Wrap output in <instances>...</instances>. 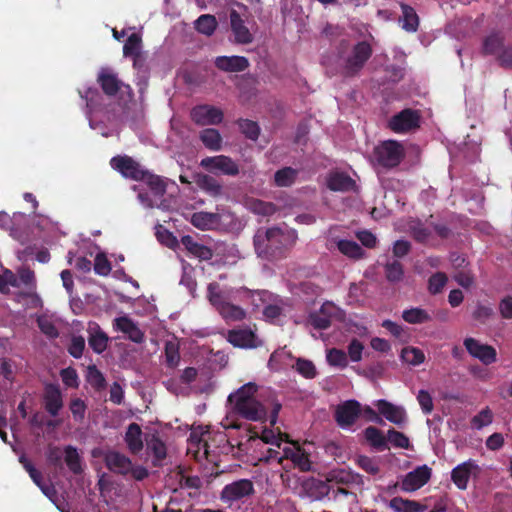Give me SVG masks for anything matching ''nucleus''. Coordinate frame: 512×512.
Returning <instances> with one entry per match:
<instances>
[{"mask_svg": "<svg viewBox=\"0 0 512 512\" xmlns=\"http://www.w3.org/2000/svg\"><path fill=\"white\" fill-rule=\"evenodd\" d=\"M401 359L413 366L420 365L425 360L423 351L416 347H405L401 351Z\"/></svg>", "mask_w": 512, "mask_h": 512, "instance_id": "46", "label": "nucleus"}, {"mask_svg": "<svg viewBox=\"0 0 512 512\" xmlns=\"http://www.w3.org/2000/svg\"><path fill=\"white\" fill-rule=\"evenodd\" d=\"M97 83L103 93L108 97H114L118 94L124 83L118 78L117 74L110 68H101L97 75Z\"/></svg>", "mask_w": 512, "mask_h": 512, "instance_id": "16", "label": "nucleus"}, {"mask_svg": "<svg viewBox=\"0 0 512 512\" xmlns=\"http://www.w3.org/2000/svg\"><path fill=\"white\" fill-rule=\"evenodd\" d=\"M89 347L96 353H103L109 342L108 335L101 329L98 323L90 321L87 327Z\"/></svg>", "mask_w": 512, "mask_h": 512, "instance_id": "19", "label": "nucleus"}, {"mask_svg": "<svg viewBox=\"0 0 512 512\" xmlns=\"http://www.w3.org/2000/svg\"><path fill=\"white\" fill-rule=\"evenodd\" d=\"M402 318L410 324H421L431 320V316L421 308H411L404 310Z\"/></svg>", "mask_w": 512, "mask_h": 512, "instance_id": "44", "label": "nucleus"}, {"mask_svg": "<svg viewBox=\"0 0 512 512\" xmlns=\"http://www.w3.org/2000/svg\"><path fill=\"white\" fill-rule=\"evenodd\" d=\"M63 458L64 449L62 450L59 446L50 445L46 451V459L50 466L54 467L55 470H63Z\"/></svg>", "mask_w": 512, "mask_h": 512, "instance_id": "48", "label": "nucleus"}, {"mask_svg": "<svg viewBox=\"0 0 512 512\" xmlns=\"http://www.w3.org/2000/svg\"><path fill=\"white\" fill-rule=\"evenodd\" d=\"M143 181L147 183L154 195L163 196L165 194L166 184L160 176L151 174L150 172L146 171V176Z\"/></svg>", "mask_w": 512, "mask_h": 512, "instance_id": "51", "label": "nucleus"}, {"mask_svg": "<svg viewBox=\"0 0 512 512\" xmlns=\"http://www.w3.org/2000/svg\"><path fill=\"white\" fill-rule=\"evenodd\" d=\"M214 65L217 69L223 72H243L245 71L250 63L249 60L244 56H218L214 60Z\"/></svg>", "mask_w": 512, "mask_h": 512, "instance_id": "20", "label": "nucleus"}, {"mask_svg": "<svg viewBox=\"0 0 512 512\" xmlns=\"http://www.w3.org/2000/svg\"><path fill=\"white\" fill-rule=\"evenodd\" d=\"M410 232L413 239L421 244H427L432 235L431 230L421 222L411 225Z\"/></svg>", "mask_w": 512, "mask_h": 512, "instance_id": "50", "label": "nucleus"}, {"mask_svg": "<svg viewBox=\"0 0 512 512\" xmlns=\"http://www.w3.org/2000/svg\"><path fill=\"white\" fill-rule=\"evenodd\" d=\"M305 488L308 491L310 497L317 500H320L323 497L327 496L330 489L325 482L314 478L308 480L305 483Z\"/></svg>", "mask_w": 512, "mask_h": 512, "instance_id": "43", "label": "nucleus"}, {"mask_svg": "<svg viewBox=\"0 0 512 512\" xmlns=\"http://www.w3.org/2000/svg\"><path fill=\"white\" fill-rule=\"evenodd\" d=\"M360 414V403L357 400H347L337 406L334 418L338 426L348 428L357 421Z\"/></svg>", "mask_w": 512, "mask_h": 512, "instance_id": "9", "label": "nucleus"}, {"mask_svg": "<svg viewBox=\"0 0 512 512\" xmlns=\"http://www.w3.org/2000/svg\"><path fill=\"white\" fill-rule=\"evenodd\" d=\"M389 507L395 512H424L427 507L415 500L394 497L389 502Z\"/></svg>", "mask_w": 512, "mask_h": 512, "instance_id": "33", "label": "nucleus"}, {"mask_svg": "<svg viewBox=\"0 0 512 512\" xmlns=\"http://www.w3.org/2000/svg\"><path fill=\"white\" fill-rule=\"evenodd\" d=\"M253 482L249 479H240L224 486L221 491V500L234 502L254 494Z\"/></svg>", "mask_w": 512, "mask_h": 512, "instance_id": "8", "label": "nucleus"}, {"mask_svg": "<svg viewBox=\"0 0 512 512\" xmlns=\"http://www.w3.org/2000/svg\"><path fill=\"white\" fill-rule=\"evenodd\" d=\"M479 470V466L476 462L469 459L452 469L451 480L458 489L466 490L471 475L477 474Z\"/></svg>", "mask_w": 512, "mask_h": 512, "instance_id": "14", "label": "nucleus"}, {"mask_svg": "<svg viewBox=\"0 0 512 512\" xmlns=\"http://www.w3.org/2000/svg\"><path fill=\"white\" fill-rule=\"evenodd\" d=\"M336 244H337L338 250L343 255H345L349 258L360 259L364 255V250L355 241L342 239V240H338Z\"/></svg>", "mask_w": 512, "mask_h": 512, "instance_id": "39", "label": "nucleus"}, {"mask_svg": "<svg viewBox=\"0 0 512 512\" xmlns=\"http://www.w3.org/2000/svg\"><path fill=\"white\" fill-rule=\"evenodd\" d=\"M280 234V228H269L265 232H258L254 236V247L258 256L271 259V245L270 241L275 238V236Z\"/></svg>", "mask_w": 512, "mask_h": 512, "instance_id": "23", "label": "nucleus"}, {"mask_svg": "<svg viewBox=\"0 0 512 512\" xmlns=\"http://www.w3.org/2000/svg\"><path fill=\"white\" fill-rule=\"evenodd\" d=\"M333 306L325 303L321 306L319 312L311 313L309 316L310 324L318 330H325L331 326V313Z\"/></svg>", "mask_w": 512, "mask_h": 512, "instance_id": "32", "label": "nucleus"}, {"mask_svg": "<svg viewBox=\"0 0 512 512\" xmlns=\"http://www.w3.org/2000/svg\"><path fill=\"white\" fill-rule=\"evenodd\" d=\"M432 469L427 465L415 468L406 474L401 483V489L405 492H412L423 487L431 478Z\"/></svg>", "mask_w": 512, "mask_h": 512, "instance_id": "13", "label": "nucleus"}, {"mask_svg": "<svg viewBox=\"0 0 512 512\" xmlns=\"http://www.w3.org/2000/svg\"><path fill=\"white\" fill-rule=\"evenodd\" d=\"M227 340L234 347L239 348H256L258 346L257 336L248 328L230 330Z\"/></svg>", "mask_w": 512, "mask_h": 512, "instance_id": "22", "label": "nucleus"}, {"mask_svg": "<svg viewBox=\"0 0 512 512\" xmlns=\"http://www.w3.org/2000/svg\"><path fill=\"white\" fill-rule=\"evenodd\" d=\"M464 346L471 356L479 359L485 365L496 361V350L490 345L481 344L478 340L468 337L464 340Z\"/></svg>", "mask_w": 512, "mask_h": 512, "instance_id": "12", "label": "nucleus"}, {"mask_svg": "<svg viewBox=\"0 0 512 512\" xmlns=\"http://www.w3.org/2000/svg\"><path fill=\"white\" fill-rule=\"evenodd\" d=\"M372 53V47L367 41L358 42L347 57L339 56L340 74L344 77L356 76L363 69Z\"/></svg>", "mask_w": 512, "mask_h": 512, "instance_id": "3", "label": "nucleus"}, {"mask_svg": "<svg viewBox=\"0 0 512 512\" xmlns=\"http://www.w3.org/2000/svg\"><path fill=\"white\" fill-rule=\"evenodd\" d=\"M217 25L215 16L210 14L201 15L195 22L196 30L206 36H211L216 30Z\"/></svg>", "mask_w": 512, "mask_h": 512, "instance_id": "42", "label": "nucleus"}, {"mask_svg": "<svg viewBox=\"0 0 512 512\" xmlns=\"http://www.w3.org/2000/svg\"><path fill=\"white\" fill-rule=\"evenodd\" d=\"M103 461L106 468L116 475H129V471L132 468V460L125 454L115 450L106 451L103 454Z\"/></svg>", "mask_w": 512, "mask_h": 512, "instance_id": "10", "label": "nucleus"}, {"mask_svg": "<svg viewBox=\"0 0 512 512\" xmlns=\"http://www.w3.org/2000/svg\"><path fill=\"white\" fill-rule=\"evenodd\" d=\"M18 279H19V285L23 284L25 285L29 292L26 293V296H30L32 292L36 288V280H35V273L30 268H21L18 271Z\"/></svg>", "mask_w": 512, "mask_h": 512, "instance_id": "54", "label": "nucleus"}, {"mask_svg": "<svg viewBox=\"0 0 512 512\" xmlns=\"http://www.w3.org/2000/svg\"><path fill=\"white\" fill-rule=\"evenodd\" d=\"M448 281V277L443 272H436L428 280V290L431 294L440 293Z\"/></svg>", "mask_w": 512, "mask_h": 512, "instance_id": "58", "label": "nucleus"}, {"mask_svg": "<svg viewBox=\"0 0 512 512\" xmlns=\"http://www.w3.org/2000/svg\"><path fill=\"white\" fill-rule=\"evenodd\" d=\"M374 156L382 167L394 168L401 163L405 152L401 143L395 140H387L375 147Z\"/></svg>", "mask_w": 512, "mask_h": 512, "instance_id": "4", "label": "nucleus"}, {"mask_svg": "<svg viewBox=\"0 0 512 512\" xmlns=\"http://www.w3.org/2000/svg\"><path fill=\"white\" fill-rule=\"evenodd\" d=\"M364 436L369 444L376 450L384 451L388 449L387 437L384 436L380 429L374 426H369L364 430Z\"/></svg>", "mask_w": 512, "mask_h": 512, "instance_id": "35", "label": "nucleus"}, {"mask_svg": "<svg viewBox=\"0 0 512 512\" xmlns=\"http://www.w3.org/2000/svg\"><path fill=\"white\" fill-rule=\"evenodd\" d=\"M113 329L123 333L130 341L141 344L144 341V332L128 316H120L113 320Z\"/></svg>", "mask_w": 512, "mask_h": 512, "instance_id": "15", "label": "nucleus"}, {"mask_svg": "<svg viewBox=\"0 0 512 512\" xmlns=\"http://www.w3.org/2000/svg\"><path fill=\"white\" fill-rule=\"evenodd\" d=\"M199 137L203 145L209 150L219 151L221 149L222 137L218 130L206 128L200 132Z\"/></svg>", "mask_w": 512, "mask_h": 512, "instance_id": "36", "label": "nucleus"}, {"mask_svg": "<svg viewBox=\"0 0 512 512\" xmlns=\"http://www.w3.org/2000/svg\"><path fill=\"white\" fill-rule=\"evenodd\" d=\"M86 380L97 392L104 390L107 386L103 373L94 364L87 367Z\"/></svg>", "mask_w": 512, "mask_h": 512, "instance_id": "38", "label": "nucleus"}, {"mask_svg": "<svg viewBox=\"0 0 512 512\" xmlns=\"http://www.w3.org/2000/svg\"><path fill=\"white\" fill-rule=\"evenodd\" d=\"M229 17L231 31L235 37V42L243 45L252 43L254 37L245 25L241 15L233 9L230 11Z\"/></svg>", "mask_w": 512, "mask_h": 512, "instance_id": "18", "label": "nucleus"}, {"mask_svg": "<svg viewBox=\"0 0 512 512\" xmlns=\"http://www.w3.org/2000/svg\"><path fill=\"white\" fill-rule=\"evenodd\" d=\"M238 126L246 138L256 141L260 135V127L257 122L249 119H239Z\"/></svg>", "mask_w": 512, "mask_h": 512, "instance_id": "47", "label": "nucleus"}, {"mask_svg": "<svg viewBox=\"0 0 512 512\" xmlns=\"http://www.w3.org/2000/svg\"><path fill=\"white\" fill-rule=\"evenodd\" d=\"M223 117L222 110L211 105H198L191 110L192 120L201 126L217 125Z\"/></svg>", "mask_w": 512, "mask_h": 512, "instance_id": "11", "label": "nucleus"}, {"mask_svg": "<svg viewBox=\"0 0 512 512\" xmlns=\"http://www.w3.org/2000/svg\"><path fill=\"white\" fill-rule=\"evenodd\" d=\"M284 457L291 460L294 466L303 472L311 469V461L308 453L299 446L295 448H286L284 450Z\"/></svg>", "mask_w": 512, "mask_h": 512, "instance_id": "30", "label": "nucleus"}, {"mask_svg": "<svg viewBox=\"0 0 512 512\" xmlns=\"http://www.w3.org/2000/svg\"><path fill=\"white\" fill-rule=\"evenodd\" d=\"M327 480L343 485L362 486L364 484L362 475L345 469L332 471Z\"/></svg>", "mask_w": 512, "mask_h": 512, "instance_id": "29", "label": "nucleus"}, {"mask_svg": "<svg viewBox=\"0 0 512 512\" xmlns=\"http://www.w3.org/2000/svg\"><path fill=\"white\" fill-rule=\"evenodd\" d=\"M402 28L408 32H415L419 26V18L411 6L401 4Z\"/></svg>", "mask_w": 512, "mask_h": 512, "instance_id": "37", "label": "nucleus"}, {"mask_svg": "<svg viewBox=\"0 0 512 512\" xmlns=\"http://www.w3.org/2000/svg\"><path fill=\"white\" fill-rule=\"evenodd\" d=\"M190 223L200 230H213L220 226L221 215L219 213L199 211L191 215Z\"/></svg>", "mask_w": 512, "mask_h": 512, "instance_id": "24", "label": "nucleus"}, {"mask_svg": "<svg viewBox=\"0 0 512 512\" xmlns=\"http://www.w3.org/2000/svg\"><path fill=\"white\" fill-rule=\"evenodd\" d=\"M196 184L198 185V187L201 190L206 192L211 197L216 198L222 194V190H223L222 185L219 183V181L217 179H215L214 177H212L210 175H207V174L199 175L196 180Z\"/></svg>", "mask_w": 512, "mask_h": 512, "instance_id": "34", "label": "nucleus"}, {"mask_svg": "<svg viewBox=\"0 0 512 512\" xmlns=\"http://www.w3.org/2000/svg\"><path fill=\"white\" fill-rule=\"evenodd\" d=\"M94 271L100 276H107L111 271V263L103 253H98L94 260Z\"/></svg>", "mask_w": 512, "mask_h": 512, "instance_id": "61", "label": "nucleus"}, {"mask_svg": "<svg viewBox=\"0 0 512 512\" xmlns=\"http://www.w3.org/2000/svg\"><path fill=\"white\" fill-rule=\"evenodd\" d=\"M297 170L292 167H284L274 174V182L278 187H289L294 184L297 178Z\"/></svg>", "mask_w": 512, "mask_h": 512, "instance_id": "41", "label": "nucleus"}, {"mask_svg": "<svg viewBox=\"0 0 512 512\" xmlns=\"http://www.w3.org/2000/svg\"><path fill=\"white\" fill-rule=\"evenodd\" d=\"M111 167L120 172L125 178L135 181L144 180L146 171L133 158L124 156H115L110 161Z\"/></svg>", "mask_w": 512, "mask_h": 512, "instance_id": "6", "label": "nucleus"}, {"mask_svg": "<svg viewBox=\"0 0 512 512\" xmlns=\"http://www.w3.org/2000/svg\"><path fill=\"white\" fill-rule=\"evenodd\" d=\"M64 462L74 475L83 473L82 457L75 446L67 445L64 447Z\"/></svg>", "mask_w": 512, "mask_h": 512, "instance_id": "31", "label": "nucleus"}, {"mask_svg": "<svg viewBox=\"0 0 512 512\" xmlns=\"http://www.w3.org/2000/svg\"><path fill=\"white\" fill-rule=\"evenodd\" d=\"M85 349V339L83 336H73L71 338L70 344L67 348L68 353L76 359L82 357Z\"/></svg>", "mask_w": 512, "mask_h": 512, "instance_id": "60", "label": "nucleus"}, {"mask_svg": "<svg viewBox=\"0 0 512 512\" xmlns=\"http://www.w3.org/2000/svg\"><path fill=\"white\" fill-rule=\"evenodd\" d=\"M420 126L418 111L407 108L394 115L389 121V128L396 133H405Z\"/></svg>", "mask_w": 512, "mask_h": 512, "instance_id": "7", "label": "nucleus"}, {"mask_svg": "<svg viewBox=\"0 0 512 512\" xmlns=\"http://www.w3.org/2000/svg\"><path fill=\"white\" fill-rule=\"evenodd\" d=\"M164 354L167 367L176 368L180 362L179 345L173 341H167L164 347Z\"/></svg>", "mask_w": 512, "mask_h": 512, "instance_id": "45", "label": "nucleus"}, {"mask_svg": "<svg viewBox=\"0 0 512 512\" xmlns=\"http://www.w3.org/2000/svg\"><path fill=\"white\" fill-rule=\"evenodd\" d=\"M200 166L213 174L235 177L239 174V165L229 156H208L201 160Z\"/></svg>", "mask_w": 512, "mask_h": 512, "instance_id": "5", "label": "nucleus"}, {"mask_svg": "<svg viewBox=\"0 0 512 512\" xmlns=\"http://www.w3.org/2000/svg\"><path fill=\"white\" fill-rule=\"evenodd\" d=\"M257 391L255 383H246L228 396V403L232 406L233 412L241 418L261 423L268 420L273 427L277 423L282 405L275 402L268 415L267 408L255 397Z\"/></svg>", "mask_w": 512, "mask_h": 512, "instance_id": "1", "label": "nucleus"}, {"mask_svg": "<svg viewBox=\"0 0 512 512\" xmlns=\"http://www.w3.org/2000/svg\"><path fill=\"white\" fill-rule=\"evenodd\" d=\"M326 186L334 192H349L356 188V182L345 172L332 171L326 177Z\"/></svg>", "mask_w": 512, "mask_h": 512, "instance_id": "21", "label": "nucleus"}, {"mask_svg": "<svg viewBox=\"0 0 512 512\" xmlns=\"http://www.w3.org/2000/svg\"><path fill=\"white\" fill-rule=\"evenodd\" d=\"M147 450L153 455V466H161L162 461L167 456V448L165 443L160 439L159 435L154 433L146 438Z\"/></svg>", "mask_w": 512, "mask_h": 512, "instance_id": "28", "label": "nucleus"}, {"mask_svg": "<svg viewBox=\"0 0 512 512\" xmlns=\"http://www.w3.org/2000/svg\"><path fill=\"white\" fill-rule=\"evenodd\" d=\"M62 382L69 388L77 389L79 387V377L76 369L67 367L60 371Z\"/></svg>", "mask_w": 512, "mask_h": 512, "instance_id": "59", "label": "nucleus"}, {"mask_svg": "<svg viewBox=\"0 0 512 512\" xmlns=\"http://www.w3.org/2000/svg\"><path fill=\"white\" fill-rule=\"evenodd\" d=\"M387 442H390L394 447L408 449L410 447L409 438L402 432L391 428L387 432Z\"/></svg>", "mask_w": 512, "mask_h": 512, "instance_id": "56", "label": "nucleus"}, {"mask_svg": "<svg viewBox=\"0 0 512 512\" xmlns=\"http://www.w3.org/2000/svg\"><path fill=\"white\" fill-rule=\"evenodd\" d=\"M492 419V412L489 408H485L472 418L471 424L474 428L481 429L484 426L489 425L492 422Z\"/></svg>", "mask_w": 512, "mask_h": 512, "instance_id": "63", "label": "nucleus"}, {"mask_svg": "<svg viewBox=\"0 0 512 512\" xmlns=\"http://www.w3.org/2000/svg\"><path fill=\"white\" fill-rule=\"evenodd\" d=\"M181 243L190 255L200 260L207 261L213 257V251L210 247L198 243L190 235H184L181 238Z\"/></svg>", "mask_w": 512, "mask_h": 512, "instance_id": "27", "label": "nucleus"}, {"mask_svg": "<svg viewBox=\"0 0 512 512\" xmlns=\"http://www.w3.org/2000/svg\"><path fill=\"white\" fill-rule=\"evenodd\" d=\"M69 409L75 420L82 421L85 417L87 405L82 399L73 398L70 401Z\"/></svg>", "mask_w": 512, "mask_h": 512, "instance_id": "62", "label": "nucleus"}, {"mask_svg": "<svg viewBox=\"0 0 512 512\" xmlns=\"http://www.w3.org/2000/svg\"><path fill=\"white\" fill-rule=\"evenodd\" d=\"M142 429L137 423H130L124 435V441L131 454L137 455L143 449Z\"/></svg>", "mask_w": 512, "mask_h": 512, "instance_id": "26", "label": "nucleus"}, {"mask_svg": "<svg viewBox=\"0 0 512 512\" xmlns=\"http://www.w3.org/2000/svg\"><path fill=\"white\" fill-rule=\"evenodd\" d=\"M207 297L210 304L226 322H238L246 318V311L231 302L230 292L220 289L217 282L209 283Z\"/></svg>", "mask_w": 512, "mask_h": 512, "instance_id": "2", "label": "nucleus"}, {"mask_svg": "<svg viewBox=\"0 0 512 512\" xmlns=\"http://www.w3.org/2000/svg\"><path fill=\"white\" fill-rule=\"evenodd\" d=\"M327 362L331 366L345 368L348 365L347 354L340 349L332 348L327 352Z\"/></svg>", "mask_w": 512, "mask_h": 512, "instance_id": "55", "label": "nucleus"}, {"mask_svg": "<svg viewBox=\"0 0 512 512\" xmlns=\"http://www.w3.org/2000/svg\"><path fill=\"white\" fill-rule=\"evenodd\" d=\"M377 408L381 415L396 425H402L406 421V412L403 407L396 406L387 400L381 399L377 402Z\"/></svg>", "mask_w": 512, "mask_h": 512, "instance_id": "25", "label": "nucleus"}, {"mask_svg": "<svg viewBox=\"0 0 512 512\" xmlns=\"http://www.w3.org/2000/svg\"><path fill=\"white\" fill-rule=\"evenodd\" d=\"M504 38L501 33L494 32L485 37L483 40V53L486 55H494L504 47Z\"/></svg>", "mask_w": 512, "mask_h": 512, "instance_id": "40", "label": "nucleus"}, {"mask_svg": "<svg viewBox=\"0 0 512 512\" xmlns=\"http://www.w3.org/2000/svg\"><path fill=\"white\" fill-rule=\"evenodd\" d=\"M385 275L390 282L400 281L404 275L403 265L397 260L387 263L385 265Z\"/></svg>", "mask_w": 512, "mask_h": 512, "instance_id": "57", "label": "nucleus"}, {"mask_svg": "<svg viewBox=\"0 0 512 512\" xmlns=\"http://www.w3.org/2000/svg\"><path fill=\"white\" fill-rule=\"evenodd\" d=\"M141 37L137 33H132L123 46V54L125 57H132L141 54Z\"/></svg>", "mask_w": 512, "mask_h": 512, "instance_id": "49", "label": "nucleus"}, {"mask_svg": "<svg viewBox=\"0 0 512 512\" xmlns=\"http://www.w3.org/2000/svg\"><path fill=\"white\" fill-rule=\"evenodd\" d=\"M43 401L45 410L53 417L63 408L62 392L57 384L48 383L44 387Z\"/></svg>", "mask_w": 512, "mask_h": 512, "instance_id": "17", "label": "nucleus"}, {"mask_svg": "<svg viewBox=\"0 0 512 512\" xmlns=\"http://www.w3.org/2000/svg\"><path fill=\"white\" fill-rule=\"evenodd\" d=\"M250 209L253 213L261 216H271L277 211L275 204L259 199L250 203Z\"/></svg>", "mask_w": 512, "mask_h": 512, "instance_id": "53", "label": "nucleus"}, {"mask_svg": "<svg viewBox=\"0 0 512 512\" xmlns=\"http://www.w3.org/2000/svg\"><path fill=\"white\" fill-rule=\"evenodd\" d=\"M294 368L300 375L307 379H313L317 375L314 363L307 359L298 358Z\"/></svg>", "mask_w": 512, "mask_h": 512, "instance_id": "52", "label": "nucleus"}, {"mask_svg": "<svg viewBox=\"0 0 512 512\" xmlns=\"http://www.w3.org/2000/svg\"><path fill=\"white\" fill-rule=\"evenodd\" d=\"M417 401L425 415L432 413L434 409L433 399L431 394L426 390H420L417 395Z\"/></svg>", "mask_w": 512, "mask_h": 512, "instance_id": "64", "label": "nucleus"}]
</instances>
